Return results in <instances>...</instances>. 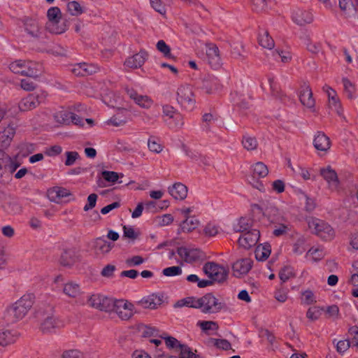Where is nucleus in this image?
<instances>
[{"instance_id": "nucleus-1", "label": "nucleus", "mask_w": 358, "mask_h": 358, "mask_svg": "<svg viewBox=\"0 0 358 358\" xmlns=\"http://www.w3.org/2000/svg\"><path fill=\"white\" fill-rule=\"evenodd\" d=\"M9 69L14 73L28 77L20 82L22 90H34L37 87L30 78H36L42 73L43 68L41 64L29 60L18 59L11 62Z\"/></svg>"}, {"instance_id": "nucleus-2", "label": "nucleus", "mask_w": 358, "mask_h": 358, "mask_svg": "<svg viewBox=\"0 0 358 358\" xmlns=\"http://www.w3.org/2000/svg\"><path fill=\"white\" fill-rule=\"evenodd\" d=\"M35 317L41 322L40 329L44 333H51L64 326V322L54 315V308L50 306L40 307L35 313Z\"/></svg>"}, {"instance_id": "nucleus-3", "label": "nucleus", "mask_w": 358, "mask_h": 358, "mask_svg": "<svg viewBox=\"0 0 358 358\" xmlns=\"http://www.w3.org/2000/svg\"><path fill=\"white\" fill-rule=\"evenodd\" d=\"M32 294H24L6 309V316L11 322L22 320L27 314L34 304Z\"/></svg>"}, {"instance_id": "nucleus-4", "label": "nucleus", "mask_w": 358, "mask_h": 358, "mask_svg": "<svg viewBox=\"0 0 358 358\" xmlns=\"http://www.w3.org/2000/svg\"><path fill=\"white\" fill-rule=\"evenodd\" d=\"M20 166L16 159L10 157L3 150H0V182L8 183L12 178V174Z\"/></svg>"}, {"instance_id": "nucleus-5", "label": "nucleus", "mask_w": 358, "mask_h": 358, "mask_svg": "<svg viewBox=\"0 0 358 358\" xmlns=\"http://www.w3.org/2000/svg\"><path fill=\"white\" fill-rule=\"evenodd\" d=\"M62 12L60 9L57 7H51L47 11L48 22L46 23L47 30L55 34H61L65 32L67 29L66 22H61Z\"/></svg>"}, {"instance_id": "nucleus-6", "label": "nucleus", "mask_w": 358, "mask_h": 358, "mask_svg": "<svg viewBox=\"0 0 358 358\" xmlns=\"http://www.w3.org/2000/svg\"><path fill=\"white\" fill-rule=\"evenodd\" d=\"M197 306L204 313H217L226 307L225 303L220 302L212 293H208L198 299Z\"/></svg>"}, {"instance_id": "nucleus-7", "label": "nucleus", "mask_w": 358, "mask_h": 358, "mask_svg": "<svg viewBox=\"0 0 358 358\" xmlns=\"http://www.w3.org/2000/svg\"><path fill=\"white\" fill-rule=\"evenodd\" d=\"M308 224L315 234L324 241H331L335 236L334 229L323 220L312 218L308 221Z\"/></svg>"}, {"instance_id": "nucleus-8", "label": "nucleus", "mask_w": 358, "mask_h": 358, "mask_svg": "<svg viewBox=\"0 0 358 358\" xmlns=\"http://www.w3.org/2000/svg\"><path fill=\"white\" fill-rule=\"evenodd\" d=\"M203 271L213 282L219 283L224 282L229 274L228 269L213 262L206 263Z\"/></svg>"}, {"instance_id": "nucleus-9", "label": "nucleus", "mask_w": 358, "mask_h": 358, "mask_svg": "<svg viewBox=\"0 0 358 358\" xmlns=\"http://www.w3.org/2000/svg\"><path fill=\"white\" fill-rule=\"evenodd\" d=\"M48 94L45 91L35 92L28 94L18 103L21 111H28L36 108L41 103L45 101Z\"/></svg>"}, {"instance_id": "nucleus-10", "label": "nucleus", "mask_w": 358, "mask_h": 358, "mask_svg": "<svg viewBox=\"0 0 358 358\" xmlns=\"http://www.w3.org/2000/svg\"><path fill=\"white\" fill-rule=\"evenodd\" d=\"M134 306L123 299H113L110 312L115 313L122 320H128L134 315Z\"/></svg>"}, {"instance_id": "nucleus-11", "label": "nucleus", "mask_w": 358, "mask_h": 358, "mask_svg": "<svg viewBox=\"0 0 358 358\" xmlns=\"http://www.w3.org/2000/svg\"><path fill=\"white\" fill-rule=\"evenodd\" d=\"M162 117L164 121L171 127H181L184 124L182 115L169 104L162 106Z\"/></svg>"}, {"instance_id": "nucleus-12", "label": "nucleus", "mask_w": 358, "mask_h": 358, "mask_svg": "<svg viewBox=\"0 0 358 358\" xmlns=\"http://www.w3.org/2000/svg\"><path fill=\"white\" fill-rule=\"evenodd\" d=\"M113 299L99 294H94L87 300V304L101 311L110 312Z\"/></svg>"}, {"instance_id": "nucleus-13", "label": "nucleus", "mask_w": 358, "mask_h": 358, "mask_svg": "<svg viewBox=\"0 0 358 358\" xmlns=\"http://www.w3.org/2000/svg\"><path fill=\"white\" fill-rule=\"evenodd\" d=\"M177 253L187 263L201 260L205 257L204 253L198 248L188 249L185 247H179Z\"/></svg>"}, {"instance_id": "nucleus-14", "label": "nucleus", "mask_w": 358, "mask_h": 358, "mask_svg": "<svg viewBox=\"0 0 358 358\" xmlns=\"http://www.w3.org/2000/svg\"><path fill=\"white\" fill-rule=\"evenodd\" d=\"M99 68L93 64L78 63L69 66V71L76 76H88L98 71Z\"/></svg>"}, {"instance_id": "nucleus-15", "label": "nucleus", "mask_w": 358, "mask_h": 358, "mask_svg": "<svg viewBox=\"0 0 358 358\" xmlns=\"http://www.w3.org/2000/svg\"><path fill=\"white\" fill-rule=\"evenodd\" d=\"M320 173L327 182L330 189H338L340 185V180L336 171L333 169L331 166H327V167L320 169Z\"/></svg>"}, {"instance_id": "nucleus-16", "label": "nucleus", "mask_w": 358, "mask_h": 358, "mask_svg": "<svg viewBox=\"0 0 358 358\" xmlns=\"http://www.w3.org/2000/svg\"><path fill=\"white\" fill-rule=\"evenodd\" d=\"M260 237V232L257 229L245 231L239 238L238 243L240 246L249 249L255 246Z\"/></svg>"}, {"instance_id": "nucleus-17", "label": "nucleus", "mask_w": 358, "mask_h": 358, "mask_svg": "<svg viewBox=\"0 0 358 358\" xmlns=\"http://www.w3.org/2000/svg\"><path fill=\"white\" fill-rule=\"evenodd\" d=\"M148 57V52L145 50L141 49L138 53L129 57L125 60L124 64L130 69H138L144 64Z\"/></svg>"}, {"instance_id": "nucleus-18", "label": "nucleus", "mask_w": 358, "mask_h": 358, "mask_svg": "<svg viewBox=\"0 0 358 358\" xmlns=\"http://www.w3.org/2000/svg\"><path fill=\"white\" fill-rule=\"evenodd\" d=\"M292 19L296 24L304 26L313 21V15L309 10L296 8L292 12Z\"/></svg>"}, {"instance_id": "nucleus-19", "label": "nucleus", "mask_w": 358, "mask_h": 358, "mask_svg": "<svg viewBox=\"0 0 358 358\" xmlns=\"http://www.w3.org/2000/svg\"><path fill=\"white\" fill-rule=\"evenodd\" d=\"M177 101L181 107L189 110H193L196 103L192 91H178Z\"/></svg>"}, {"instance_id": "nucleus-20", "label": "nucleus", "mask_w": 358, "mask_h": 358, "mask_svg": "<svg viewBox=\"0 0 358 358\" xmlns=\"http://www.w3.org/2000/svg\"><path fill=\"white\" fill-rule=\"evenodd\" d=\"M78 260V251L76 248H66L61 254L59 264L65 267H71Z\"/></svg>"}, {"instance_id": "nucleus-21", "label": "nucleus", "mask_w": 358, "mask_h": 358, "mask_svg": "<svg viewBox=\"0 0 358 358\" xmlns=\"http://www.w3.org/2000/svg\"><path fill=\"white\" fill-rule=\"evenodd\" d=\"M25 31L33 38H39L41 34L38 22L32 18L25 17L22 20Z\"/></svg>"}, {"instance_id": "nucleus-22", "label": "nucleus", "mask_w": 358, "mask_h": 358, "mask_svg": "<svg viewBox=\"0 0 358 358\" xmlns=\"http://www.w3.org/2000/svg\"><path fill=\"white\" fill-rule=\"evenodd\" d=\"M48 199L55 203H59L62 199L71 195L69 190L60 187H54L48 190Z\"/></svg>"}, {"instance_id": "nucleus-23", "label": "nucleus", "mask_w": 358, "mask_h": 358, "mask_svg": "<svg viewBox=\"0 0 358 358\" xmlns=\"http://www.w3.org/2000/svg\"><path fill=\"white\" fill-rule=\"evenodd\" d=\"M129 96L140 107L149 108L153 103L152 99L147 95H142L137 91H127Z\"/></svg>"}, {"instance_id": "nucleus-24", "label": "nucleus", "mask_w": 358, "mask_h": 358, "mask_svg": "<svg viewBox=\"0 0 358 358\" xmlns=\"http://www.w3.org/2000/svg\"><path fill=\"white\" fill-rule=\"evenodd\" d=\"M252 261L245 258L236 261L232 266L234 275L236 276L246 274L252 268Z\"/></svg>"}, {"instance_id": "nucleus-25", "label": "nucleus", "mask_w": 358, "mask_h": 358, "mask_svg": "<svg viewBox=\"0 0 358 358\" xmlns=\"http://www.w3.org/2000/svg\"><path fill=\"white\" fill-rule=\"evenodd\" d=\"M169 194L176 200H184L187 196V187L181 182H176L168 188Z\"/></svg>"}, {"instance_id": "nucleus-26", "label": "nucleus", "mask_w": 358, "mask_h": 358, "mask_svg": "<svg viewBox=\"0 0 358 358\" xmlns=\"http://www.w3.org/2000/svg\"><path fill=\"white\" fill-rule=\"evenodd\" d=\"M15 134V129L10 126L0 131V150L7 148L10 145Z\"/></svg>"}, {"instance_id": "nucleus-27", "label": "nucleus", "mask_w": 358, "mask_h": 358, "mask_svg": "<svg viewBox=\"0 0 358 358\" xmlns=\"http://www.w3.org/2000/svg\"><path fill=\"white\" fill-rule=\"evenodd\" d=\"M113 246L114 244L101 238H97L94 241L93 249L97 255H103L108 253Z\"/></svg>"}, {"instance_id": "nucleus-28", "label": "nucleus", "mask_w": 358, "mask_h": 358, "mask_svg": "<svg viewBox=\"0 0 358 358\" xmlns=\"http://www.w3.org/2000/svg\"><path fill=\"white\" fill-rule=\"evenodd\" d=\"M206 55L208 63L213 67L217 68L220 64V51L216 45L210 44L208 46Z\"/></svg>"}, {"instance_id": "nucleus-29", "label": "nucleus", "mask_w": 358, "mask_h": 358, "mask_svg": "<svg viewBox=\"0 0 358 358\" xmlns=\"http://www.w3.org/2000/svg\"><path fill=\"white\" fill-rule=\"evenodd\" d=\"M313 145L317 150L327 151L330 148L331 143L329 137L322 132H317Z\"/></svg>"}, {"instance_id": "nucleus-30", "label": "nucleus", "mask_w": 358, "mask_h": 358, "mask_svg": "<svg viewBox=\"0 0 358 358\" xmlns=\"http://www.w3.org/2000/svg\"><path fill=\"white\" fill-rule=\"evenodd\" d=\"M162 302L159 296L152 294L142 299L138 303L144 308L155 309Z\"/></svg>"}, {"instance_id": "nucleus-31", "label": "nucleus", "mask_w": 358, "mask_h": 358, "mask_svg": "<svg viewBox=\"0 0 358 358\" xmlns=\"http://www.w3.org/2000/svg\"><path fill=\"white\" fill-rule=\"evenodd\" d=\"M275 229L273 231V234L276 236H282L292 231V225L285 219V221L276 223L274 224Z\"/></svg>"}, {"instance_id": "nucleus-32", "label": "nucleus", "mask_w": 358, "mask_h": 358, "mask_svg": "<svg viewBox=\"0 0 358 358\" xmlns=\"http://www.w3.org/2000/svg\"><path fill=\"white\" fill-rule=\"evenodd\" d=\"M329 98V106L331 109L335 110L340 116L342 115L340 100L336 91H327Z\"/></svg>"}, {"instance_id": "nucleus-33", "label": "nucleus", "mask_w": 358, "mask_h": 358, "mask_svg": "<svg viewBox=\"0 0 358 358\" xmlns=\"http://www.w3.org/2000/svg\"><path fill=\"white\" fill-rule=\"evenodd\" d=\"M271 247L270 244L258 245L255 250V257L258 261H265L270 255Z\"/></svg>"}, {"instance_id": "nucleus-34", "label": "nucleus", "mask_w": 358, "mask_h": 358, "mask_svg": "<svg viewBox=\"0 0 358 358\" xmlns=\"http://www.w3.org/2000/svg\"><path fill=\"white\" fill-rule=\"evenodd\" d=\"M259 44L264 48L271 50L274 48L275 42L267 31L259 33L258 37Z\"/></svg>"}, {"instance_id": "nucleus-35", "label": "nucleus", "mask_w": 358, "mask_h": 358, "mask_svg": "<svg viewBox=\"0 0 358 358\" xmlns=\"http://www.w3.org/2000/svg\"><path fill=\"white\" fill-rule=\"evenodd\" d=\"M301 103L308 108H313L315 106V101L313 96L312 91H301L299 94Z\"/></svg>"}, {"instance_id": "nucleus-36", "label": "nucleus", "mask_w": 358, "mask_h": 358, "mask_svg": "<svg viewBox=\"0 0 358 358\" xmlns=\"http://www.w3.org/2000/svg\"><path fill=\"white\" fill-rule=\"evenodd\" d=\"M63 292L66 296L71 298H76L80 294V289L78 284L73 282H69L64 284Z\"/></svg>"}, {"instance_id": "nucleus-37", "label": "nucleus", "mask_w": 358, "mask_h": 358, "mask_svg": "<svg viewBox=\"0 0 358 358\" xmlns=\"http://www.w3.org/2000/svg\"><path fill=\"white\" fill-rule=\"evenodd\" d=\"M266 216L268 220L273 224L285 221V217L278 212V209L273 207L267 209Z\"/></svg>"}, {"instance_id": "nucleus-38", "label": "nucleus", "mask_w": 358, "mask_h": 358, "mask_svg": "<svg viewBox=\"0 0 358 358\" xmlns=\"http://www.w3.org/2000/svg\"><path fill=\"white\" fill-rule=\"evenodd\" d=\"M252 220L250 218L241 217L237 224L234 227V231L236 232H245L250 230L252 226Z\"/></svg>"}, {"instance_id": "nucleus-39", "label": "nucleus", "mask_w": 358, "mask_h": 358, "mask_svg": "<svg viewBox=\"0 0 358 358\" xmlns=\"http://www.w3.org/2000/svg\"><path fill=\"white\" fill-rule=\"evenodd\" d=\"M199 221L194 217H187L180 224V230L183 232H190L197 227Z\"/></svg>"}, {"instance_id": "nucleus-40", "label": "nucleus", "mask_w": 358, "mask_h": 358, "mask_svg": "<svg viewBox=\"0 0 358 358\" xmlns=\"http://www.w3.org/2000/svg\"><path fill=\"white\" fill-rule=\"evenodd\" d=\"M71 112L66 110H59L54 113L53 117L55 122L59 124L69 125L70 120Z\"/></svg>"}, {"instance_id": "nucleus-41", "label": "nucleus", "mask_w": 358, "mask_h": 358, "mask_svg": "<svg viewBox=\"0 0 358 358\" xmlns=\"http://www.w3.org/2000/svg\"><path fill=\"white\" fill-rule=\"evenodd\" d=\"M67 10L73 16H78L85 12V8L76 1L69 2Z\"/></svg>"}, {"instance_id": "nucleus-42", "label": "nucleus", "mask_w": 358, "mask_h": 358, "mask_svg": "<svg viewBox=\"0 0 358 358\" xmlns=\"http://www.w3.org/2000/svg\"><path fill=\"white\" fill-rule=\"evenodd\" d=\"M268 173V169L266 164L263 162H259L253 166V176L259 178H264Z\"/></svg>"}, {"instance_id": "nucleus-43", "label": "nucleus", "mask_w": 358, "mask_h": 358, "mask_svg": "<svg viewBox=\"0 0 358 358\" xmlns=\"http://www.w3.org/2000/svg\"><path fill=\"white\" fill-rule=\"evenodd\" d=\"M242 144L243 148L248 151L255 150L258 146L256 138L250 136H244L243 137Z\"/></svg>"}, {"instance_id": "nucleus-44", "label": "nucleus", "mask_w": 358, "mask_h": 358, "mask_svg": "<svg viewBox=\"0 0 358 358\" xmlns=\"http://www.w3.org/2000/svg\"><path fill=\"white\" fill-rule=\"evenodd\" d=\"M156 48L157 50L162 53L165 57L176 59V57L171 52L170 47L164 42V41H159L156 44Z\"/></svg>"}, {"instance_id": "nucleus-45", "label": "nucleus", "mask_w": 358, "mask_h": 358, "mask_svg": "<svg viewBox=\"0 0 358 358\" xmlns=\"http://www.w3.org/2000/svg\"><path fill=\"white\" fill-rule=\"evenodd\" d=\"M123 112H127L125 110H122L117 114L114 115L110 120L109 124H113L115 127L124 125L127 122V118L122 115Z\"/></svg>"}, {"instance_id": "nucleus-46", "label": "nucleus", "mask_w": 358, "mask_h": 358, "mask_svg": "<svg viewBox=\"0 0 358 358\" xmlns=\"http://www.w3.org/2000/svg\"><path fill=\"white\" fill-rule=\"evenodd\" d=\"M101 176L104 180L113 183L117 182L120 178H122L124 177L122 173L119 175L117 172L110 171H103Z\"/></svg>"}, {"instance_id": "nucleus-47", "label": "nucleus", "mask_w": 358, "mask_h": 358, "mask_svg": "<svg viewBox=\"0 0 358 358\" xmlns=\"http://www.w3.org/2000/svg\"><path fill=\"white\" fill-rule=\"evenodd\" d=\"M13 342L10 332L6 329H0V345L6 346Z\"/></svg>"}, {"instance_id": "nucleus-48", "label": "nucleus", "mask_w": 358, "mask_h": 358, "mask_svg": "<svg viewBox=\"0 0 358 358\" xmlns=\"http://www.w3.org/2000/svg\"><path fill=\"white\" fill-rule=\"evenodd\" d=\"M180 357L179 358H199L198 355L194 353L189 347L182 344L180 345Z\"/></svg>"}, {"instance_id": "nucleus-49", "label": "nucleus", "mask_w": 358, "mask_h": 358, "mask_svg": "<svg viewBox=\"0 0 358 358\" xmlns=\"http://www.w3.org/2000/svg\"><path fill=\"white\" fill-rule=\"evenodd\" d=\"M101 96L103 101L108 106H114L117 103L115 91H106V93Z\"/></svg>"}, {"instance_id": "nucleus-50", "label": "nucleus", "mask_w": 358, "mask_h": 358, "mask_svg": "<svg viewBox=\"0 0 358 358\" xmlns=\"http://www.w3.org/2000/svg\"><path fill=\"white\" fill-rule=\"evenodd\" d=\"M173 217L171 214H164L156 217L155 221L159 226L164 227L171 224L173 222Z\"/></svg>"}, {"instance_id": "nucleus-51", "label": "nucleus", "mask_w": 358, "mask_h": 358, "mask_svg": "<svg viewBox=\"0 0 358 358\" xmlns=\"http://www.w3.org/2000/svg\"><path fill=\"white\" fill-rule=\"evenodd\" d=\"M293 276V270L290 266H285L279 272V278L282 281V282H286Z\"/></svg>"}, {"instance_id": "nucleus-52", "label": "nucleus", "mask_w": 358, "mask_h": 358, "mask_svg": "<svg viewBox=\"0 0 358 358\" xmlns=\"http://www.w3.org/2000/svg\"><path fill=\"white\" fill-rule=\"evenodd\" d=\"M212 342L217 348L223 350H229L231 348V343L226 339L212 338Z\"/></svg>"}, {"instance_id": "nucleus-53", "label": "nucleus", "mask_w": 358, "mask_h": 358, "mask_svg": "<svg viewBox=\"0 0 358 358\" xmlns=\"http://www.w3.org/2000/svg\"><path fill=\"white\" fill-rule=\"evenodd\" d=\"M8 211L12 214H19L22 212V208L18 201L11 200L8 203Z\"/></svg>"}, {"instance_id": "nucleus-54", "label": "nucleus", "mask_w": 358, "mask_h": 358, "mask_svg": "<svg viewBox=\"0 0 358 358\" xmlns=\"http://www.w3.org/2000/svg\"><path fill=\"white\" fill-rule=\"evenodd\" d=\"M162 273L167 277L179 275L182 273V268L178 266H171L163 269Z\"/></svg>"}, {"instance_id": "nucleus-55", "label": "nucleus", "mask_w": 358, "mask_h": 358, "mask_svg": "<svg viewBox=\"0 0 358 358\" xmlns=\"http://www.w3.org/2000/svg\"><path fill=\"white\" fill-rule=\"evenodd\" d=\"M198 324L204 331L208 330H217L219 328L217 323L213 321L199 322Z\"/></svg>"}, {"instance_id": "nucleus-56", "label": "nucleus", "mask_w": 358, "mask_h": 358, "mask_svg": "<svg viewBox=\"0 0 358 358\" xmlns=\"http://www.w3.org/2000/svg\"><path fill=\"white\" fill-rule=\"evenodd\" d=\"M148 145L151 152L159 153L162 151V145L153 138H149Z\"/></svg>"}, {"instance_id": "nucleus-57", "label": "nucleus", "mask_w": 358, "mask_h": 358, "mask_svg": "<svg viewBox=\"0 0 358 358\" xmlns=\"http://www.w3.org/2000/svg\"><path fill=\"white\" fill-rule=\"evenodd\" d=\"M151 6L159 13L164 15L166 14V8L161 0H150Z\"/></svg>"}, {"instance_id": "nucleus-58", "label": "nucleus", "mask_w": 358, "mask_h": 358, "mask_svg": "<svg viewBox=\"0 0 358 358\" xmlns=\"http://www.w3.org/2000/svg\"><path fill=\"white\" fill-rule=\"evenodd\" d=\"M302 301L306 305H310L316 303L315 297L311 290H306L302 293Z\"/></svg>"}, {"instance_id": "nucleus-59", "label": "nucleus", "mask_w": 358, "mask_h": 358, "mask_svg": "<svg viewBox=\"0 0 358 358\" xmlns=\"http://www.w3.org/2000/svg\"><path fill=\"white\" fill-rule=\"evenodd\" d=\"M124 237L134 241L138 238L139 234L136 232L133 227L124 226L123 227Z\"/></svg>"}, {"instance_id": "nucleus-60", "label": "nucleus", "mask_w": 358, "mask_h": 358, "mask_svg": "<svg viewBox=\"0 0 358 358\" xmlns=\"http://www.w3.org/2000/svg\"><path fill=\"white\" fill-rule=\"evenodd\" d=\"M320 315V309L319 307L317 306L309 308L306 313V317L312 321L317 320Z\"/></svg>"}, {"instance_id": "nucleus-61", "label": "nucleus", "mask_w": 358, "mask_h": 358, "mask_svg": "<svg viewBox=\"0 0 358 358\" xmlns=\"http://www.w3.org/2000/svg\"><path fill=\"white\" fill-rule=\"evenodd\" d=\"M66 159L65 161L66 166H72L79 157L77 152L68 151L66 152Z\"/></svg>"}, {"instance_id": "nucleus-62", "label": "nucleus", "mask_w": 358, "mask_h": 358, "mask_svg": "<svg viewBox=\"0 0 358 358\" xmlns=\"http://www.w3.org/2000/svg\"><path fill=\"white\" fill-rule=\"evenodd\" d=\"M304 239L299 238L293 245V252L296 255H301L304 252Z\"/></svg>"}, {"instance_id": "nucleus-63", "label": "nucleus", "mask_w": 358, "mask_h": 358, "mask_svg": "<svg viewBox=\"0 0 358 358\" xmlns=\"http://www.w3.org/2000/svg\"><path fill=\"white\" fill-rule=\"evenodd\" d=\"M63 358H84L83 354L77 350L65 351L62 355Z\"/></svg>"}, {"instance_id": "nucleus-64", "label": "nucleus", "mask_w": 358, "mask_h": 358, "mask_svg": "<svg viewBox=\"0 0 358 358\" xmlns=\"http://www.w3.org/2000/svg\"><path fill=\"white\" fill-rule=\"evenodd\" d=\"M348 332L352 336V341L350 342V343H352L353 345L358 346V327H351L349 329Z\"/></svg>"}]
</instances>
